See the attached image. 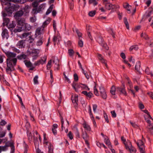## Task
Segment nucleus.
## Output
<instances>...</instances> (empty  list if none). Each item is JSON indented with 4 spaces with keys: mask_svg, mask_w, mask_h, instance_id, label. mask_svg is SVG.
<instances>
[{
    "mask_svg": "<svg viewBox=\"0 0 153 153\" xmlns=\"http://www.w3.org/2000/svg\"><path fill=\"white\" fill-rule=\"evenodd\" d=\"M38 76H36L33 78V82L35 84H37L39 83V82L38 80Z\"/></svg>",
    "mask_w": 153,
    "mask_h": 153,
    "instance_id": "obj_43",
    "label": "nucleus"
},
{
    "mask_svg": "<svg viewBox=\"0 0 153 153\" xmlns=\"http://www.w3.org/2000/svg\"><path fill=\"white\" fill-rule=\"evenodd\" d=\"M97 42L101 45L105 42L102 37L100 36L97 39Z\"/></svg>",
    "mask_w": 153,
    "mask_h": 153,
    "instance_id": "obj_34",
    "label": "nucleus"
},
{
    "mask_svg": "<svg viewBox=\"0 0 153 153\" xmlns=\"http://www.w3.org/2000/svg\"><path fill=\"white\" fill-rule=\"evenodd\" d=\"M82 93L85 95L88 100H90L91 97L93 94L90 92L88 93L86 91H83L82 92Z\"/></svg>",
    "mask_w": 153,
    "mask_h": 153,
    "instance_id": "obj_16",
    "label": "nucleus"
},
{
    "mask_svg": "<svg viewBox=\"0 0 153 153\" xmlns=\"http://www.w3.org/2000/svg\"><path fill=\"white\" fill-rule=\"evenodd\" d=\"M148 131L152 134H153V125L148 127Z\"/></svg>",
    "mask_w": 153,
    "mask_h": 153,
    "instance_id": "obj_37",
    "label": "nucleus"
},
{
    "mask_svg": "<svg viewBox=\"0 0 153 153\" xmlns=\"http://www.w3.org/2000/svg\"><path fill=\"white\" fill-rule=\"evenodd\" d=\"M27 56L25 54H21L17 56V58L18 59L22 60V59H25L27 58Z\"/></svg>",
    "mask_w": 153,
    "mask_h": 153,
    "instance_id": "obj_26",
    "label": "nucleus"
},
{
    "mask_svg": "<svg viewBox=\"0 0 153 153\" xmlns=\"http://www.w3.org/2000/svg\"><path fill=\"white\" fill-rule=\"evenodd\" d=\"M68 52L69 56H73L74 53V51L72 49H69L68 50Z\"/></svg>",
    "mask_w": 153,
    "mask_h": 153,
    "instance_id": "obj_51",
    "label": "nucleus"
},
{
    "mask_svg": "<svg viewBox=\"0 0 153 153\" xmlns=\"http://www.w3.org/2000/svg\"><path fill=\"white\" fill-rule=\"evenodd\" d=\"M82 137L85 140L86 139H88V135H87V133L86 132H83L82 135Z\"/></svg>",
    "mask_w": 153,
    "mask_h": 153,
    "instance_id": "obj_47",
    "label": "nucleus"
},
{
    "mask_svg": "<svg viewBox=\"0 0 153 153\" xmlns=\"http://www.w3.org/2000/svg\"><path fill=\"white\" fill-rule=\"evenodd\" d=\"M24 2L22 0H10L7 1L5 2L4 4L7 6L8 7H5V12H4L7 14V15L10 16L11 15L13 11L19 8V6L16 4H14L12 3H23Z\"/></svg>",
    "mask_w": 153,
    "mask_h": 153,
    "instance_id": "obj_2",
    "label": "nucleus"
},
{
    "mask_svg": "<svg viewBox=\"0 0 153 153\" xmlns=\"http://www.w3.org/2000/svg\"><path fill=\"white\" fill-rule=\"evenodd\" d=\"M24 149L22 150L23 153H27L28 149V146L25 142L24 143Z\"/></svg>",
    "mask_w": 153,
    "mask_h": 153,
    "instance_id": "obj_25",
    "label": "nucleus"
},
{
    "mask_svg": "<svg viewBox=\"0 0 153 153\" xmlns=\"http://www.w3.org/2000/svg\"><path fill=\"white\" fill-rule=\"evenodd\" d=\"M80 87L82 88L83 89L88 90H89L90 89L88 86L85 84H80Z\"/></svg>",
    "mask_w": 153,
    "mask_h": 153,
    "instance_id": "obj_32",
    "label": "nucleus"
},
{
    "mask_svg": "<svg viewBox=\"0 0 153 153\" xmlns=\"http://www.w3.org/2000/svg\"><path fill=\"white\" fill-rule=\"evenodd\" d=\"M38 40L36 42V45L37 46H40L42 45L45 41V39L43 36H40L37 38Z\"/></svg>",
    "mask_w": 153,
    "mask_h": 153,
    "instance_id": "obj_9",
    "label": "nucleus"
},
{
    "mask_svg": "<svg viewBox=\"0 0 153 153\" xmlns=\"http://www.w3.org/2000/svg\"><path fill=\"white\" fill-rule=\"evenodd\" d=\"M137 145L139 147H140V146L144 145V143L142 140H140L139 142L137 143Z\"/></svg>",
    "mask_w": 153,
    "mask_h": 153,
    "instance_id": "obj_64",
    "label": "nucleus"
},
{
    "mask_svg": "<svg viewBox=\"0 0 153 153\" xmlns=\"http://www.w3.org/2000/svg\"><path fill=\"white\" fill-rule=\"evenodd\" d=\"M147 43L148 44L149 46L151 47H153V40H151L150 41H148L147 42Z\"/></svg>",
    "mask_w": 153,
    "mask_h": 153,
    "instance_id": "obj_55",
    "label": "nucleus"
},
{
    "mask_svg": "<svg viewBox=\"0 0 153 153\" xmlns=\"http://www.w3.org/2000/svg\"><path fill=\"white\" fill-rule=\"evenodd\" d=\"M88 113L89 114L90 117L91 118H94L93 115L92 113L91 108L90 105L89 106V110H88Z\"/></svg>",
    "mask_w": 153,
    "mask_h": 153,
    "instance_id": "obj_44",
    "label": "nucleus"
},
{
    "mask_svg": "<svg viewBox=\"0 0 153 153\" xmlns=\"http://www.w3.org/2000/svg\"><path fill=\"white\" fill-rule=\"evenodd\" d=\"M84 128L86 130L88 131H90L91 130V128L89 125L85 123L83 124Z\"/></svg>",
    "mask_w": 153,
    "mask_h": 153,
    "instance_id": "obj_38",
    "label": "nucleus"
},
{
    "mask_svg": "<svg viewBox=\"0 0 153 153\" xmlns=\"http://www.w3.org/2000/svg\"><path fill=\"white\" fill-rule=\"evenodd\" d=\"M115 91L116 88L115 87L114 85L112 86L111 88V89L110 91V93L112 95H114L115 94ZM113 97L114 98H116L115 96H114Z\"/></svg>",
    "mask_w": 153,
    "mask_h": 153,
    "instance_id": "obj_22",
    "label": "nucleus"
},
{
    "mask_svg": "<svg viewBox=\"0 0 153 153\" xmlns=\"http://www.w3.org/2000/svg\"><path fill=\"white\" fill-rule=\"evenodd\" d=\"M19 27L17 26L16 28L14 30L15 32H20L22 30H24L23 26L19 25Z\"/></svg>",
    "mask_w": 153,
    "mask_h": 153,
    "instance_id": "obj_21",
    "label": "nucleus"
},
{
    "mask_svg": "<svg viewBox=\"0 0 153 153\" xmlns=\"http://www.w3.org/2000/svg\"><path fill=\"white\" fill-rule=\"evenodd\" d=\"M124 22L126 25V27L128 29H129V25L126 18L125 17L123 19Z\"/></svg>",
    "mask_w": 153,
    "mask_h": 153,
    "instance_id": "obj_39",
    "label": "nucleus"
},
{
    "mask_svg": "<svg viewBox=\"0 0 153 153\" xmlns=\"http://www.w3.org/2000/svg\"><path fill=\"white\" fill-rule=\"evenodd\" d=\"M2 15L3 17V24L4 25H6L7 27H8V25L10 22V19L9 18L6 17L7 16V14L5 12H2Z\"/></svg>",
    "mask_w": 153,
    "mask_h": 153,
    "instance_id": "obj_6",
    "label": "nucleus"
},
{
    "mask_svg": "<svg viewBox=\"0 0 153 153\" xmlns=\"http://www.w3.org/2000/svg\"><path fill=\"white\" fill-rule=\"evenodd\" d=\"M80 84L79 85L76 84L74 82H73L72 86L75 89V91H78V89L79 88Z\"/></svg>",
    "mask_w": 153,
    "mask_h": 153,
    "instance_id": "obj_23",
    "label": "nucleus"
},
{
    "mask_svg": "<svg viewBox=\"0 0 153 153\" xmlns=\"http://www.w3.org/2000/svg\"><path fill=\"white\" fill-rule=\"evenodd\" d=\"M95 11H91L89 13L88 15L90 16L93 17L95 14Z\"/></svg>",
    "mask_w": 153,
    "mask_h": 153,
    "instance_id": "obj_56",
    "label": "nucleus"
},
{
    "mask_svg": "<svg viewBox=\"0 0 153 153\" xmlns=\"http://www.w3.org/2000/svg\"><path fill=\"white\" fill-rule=\"evenodd\" d=\"M125 148L127 150L129 151L131 153V152H134L136 151V149L132 147L131 143L129 140H128V142L126 145Z\"/></svg>",
    "mask_w": 153,
    "mask_h": 153,
    "instance_id": "obj_5",
    "label": "nucleus"
},
{
    "mask_svg": "<svg viewBox=\"0 0 153 153\" xmlns=\"http://www.w3.org/2000/svg\"><path fill=\"white\" fill-rule=\"evenodd\" d=\"M24 30L26 31H29L31 29V27L30 25L27 24H25L23 25Z\"/></svg>",
    "mask_w": 153,
    "mask_h": 153,
    "instance_id": "obj_18",
    "label": "nucleus"
},
{
    "mask_svg": "<svg viewBox=\"0 0 153 153\" xmlns=\"http://www.w3.org/2000/svg\"><path fill=\"white\" fill-rule=\"evenodd\" d=\"M78 45L81 47H82L83 46V42L80 38H79Z\"/></svg>",
    "mask_w": 153,
    "mask_h": 153,
    "instance_id": "obj_52",
    "label": "nucleus"
},
{
    "mask_svg": "<svg viewBox=\"0 0 153 153\" xmlns=\"http://www.w3.org/2000/svg\"><path fill=\"white\" fill-rule=\"evenodd\" d=\"M11 147L12 149H13L14 150V147L13 146L12 144L11 143H6L5 145L4 146H0V153H1L2 151H6L8 148L9 147Z\"/></svg>",
    "mask_w": 153,
    "mask_h": 153,
    "instance_id": "obj_3",
    "label": "nucleus"
},
{
    "mask_svg": "<svg viewBox=\"0 0 153 153\" xmlns=\"http://www.w3.org/2000/svg\"><path fill=\"white\" fill-rule=\"evenodd\" d=\"M71 100L73 103H76L77 104V102H78V95H75L74 96H72Z\"/></svg>",
    "mask_w": 153,
    "mask_h": 153,
    "instance_id": "obj_17",
    "label": "nucleus"
},
{
    "mask_svg": "<svg viewBox=\"0 0 153 153\" xmlns=\"http://www.w3.org/2000/svg\"><path fill=\"white\" fill-rule=\"evenodd\" d=\"M105 5V8L108 10H110L111 9H114L116 8V6L110 3H106L104 4Z\"/></svg>",
    "mask_w": 153,
    "mask_h": 153,
    "instance_id": "obj_13",
    "label": "nucleus"
},
{
    "mask_svg": "<svg viewBox=\"0 0 153 153\" xmlns=\"http://www.w3.org/2000/svg\"><path fill=\"white\" fill-rule=\"evenodd\" d=\"M141 36L143 37L145 39L147 40L149 39L148 36L146 33H142L141 34Z\"/></svg>",
    "mask_w": 153,
    "mask_h": 153,
    "instance_id": "obj_45",
    "label": "nucleus"
},
{
    "mask_svg": "<svg viewBox=\"0 0 153 153\" xmlns=\"http://www.w3.org/2000/svg\"><path fill=\"white\" fill-rule=\"evenodd\" d=\"M144 112L147 114V115H148V118L150 119H151L152 120H153V119L152 118L151 116L150 115L149 113L148 112V111L147 110H144L143 111Z\"/></svg>",
    "mask_w": 153,
    "mask_h": 153,
    "instance_id": "obj_57",
    "label": "nucleus"
},
{
    "mask_svg": "<svg viewBox=\"0 0 153 153\" xmlns=\"http://www.w3.org/2000/svg\"><path fill=\"white\" fill-rule=\"evenodd\" d=\"M57 36H54L53 37V41L54 42V45H56V42L57 40Z\"/></svg>",
    "mask_w": 153,
    "mask_h": 153,
    "instance_id": "obj_62",
    "label": "nucleus"
},
{
    "mask_svg": "<svg viewBox=\"0 0 153 153\" xmlns=\"http://www.w3.org/2000/svg\"><path fill=\"white\" fill-rule=\"evenodd\" d=\"M74 79L75 81H77L78 80V76L76 74H74Z\"/></svg>",
    "mask_w": 153,
    "mask_h": 153,
    "instance_id": "obj_63",
    "label": "nucleus"
},
{
    "mask_svg": "<svg viewBox=\"0 0 153 153\" xmlns=\"http://www.w3.org/2000/svg\"><path fill=\"white\" fill-rule=\"evenodd\" d=\"M29 35H30V33L28 32L23 33L22 34V38H25Z\"/></svg>",
    "mask_w": 153,
    "mask_h": 153,
    "instance_id": "obj_58",
    "label": "nucleus"
},
{
    "mask_svg": "<svg viewBox=\"0 0 153 153\" xmlns=\"http://www.w3.org/2000/svg\"><path fill=\"white\" fill-rule=\"evenodd\" d=\"M103 116H104V117L105 120L106 121L107 123H108L109 120H108V116L105 113H104L103 114Z\"/></svg>",
    "mask_w": 153,
    "mask_h": 153,
    "instance_id": "obj_60",
    "label": "nucleus"
},
{
    "mask_svg": "<svg viewBox=\"0 0 153 153\" xmlns=\"http://www.w3.org/2000/svg\"><path fill=\"white\" fill-rule=\"evenodd\" d=\"M1 35L3 38L7 39L9 36L8 30L6 29H3Z\"/></svg>",
    "mask_w": 153,
    "mask_h": 153,
    "instance_id": "obj_11",
    "label": "nucleus"
},
{
    "mask_svg": "<svg viewBox=\"0 0 153 153\" xmlns=\"http://www.w3.org/2000/svg\"><path fill=\"white\" fill-rule=\"evenodd\" d=\"M16 19L17 21L18 25L23 26L25 24V21L23 19L19 18Z\"/></svg>",
    "mask_w": 153,
    "mask_h": 153,
    "instance_id": "obj_19",
    "label": "nucleus"
},
{
    "mask_svg": "<svg viewBox=\"0 0 153 153\" xmlns=\"http://www.w3.org/2000/svg\"><path fill=\"white\" fill-rule=\"evenodd\" d=\"M51 19H47L43 23V24L42 26V27H43L44 28L46 27L47 25L50 22Z\"/></svg>",
    "mask_w": 153,
    "mask_h": 153,
    "instance_id": "obj_30",
    "label": "nucleus"
},
{
    "mask_svg": "<svg viewBox=\"0 0 153 153\" xmlns=\"http://www.w3.org/2000/svg\"><path fill=\"white\" fill-rule=\"evenodd\" d=\"M104 142L105 144L108 146L109 148V147H110V146H111L110 142L108 138H105L104 140Z\"/></svg>",
    "mask_w": 153,
    "mask_h": 153,
    "instance_id": "obj_41",
    "label": "nucleus"
},
{
    "mask_svg": "<svg viewBox=\"0 0 153 153\" xmlns=\"http://www.w3.org/2000/svg\"><path fill=\"white\" fill-rule=\"evenodd\" d=\"M16 24L15 22L13 21L11 23H10V24L8 25L7 27L9 29H11V28H13L15 27L16 26Z\"/></svg>",
    "mask_w": 153,
    "mask_h": 153,
    "instance_id": "obj_28",
    "label": "nucleus"
},
{
    "mask_svg": "<svg viewBox=\"0 0 153 153\" xmlns=\"http://www.w3.org/2000/svg\"><path fill=\"white\" fill-rule=\"evenodd\" d=\"M89 3L90 4H93L94 6L98 4L96 0H89Z\"/></svg>",
    "mask_w": 153,
    "mask_h": 153,
    "instance_id": "obj_49",
    "label": "nucleus"
},
{
    "mask_svg": "<svg viewBox=\"0 0 153 153\" xmlns=\"http://www.w3.org/2000/svg\"><path fill=\"white\" fill-rule=\"evenodd\" d=\"M139 150L141 153H145L144 151V145L140 146V147H139Z\"/></svg>",
    "mask_w": 153,
    "mask_h": 153,
    "instance_id": "obj_46",
    "label": "nucleus"
},
{
    "mask_svg": "<svg viewBox=\"0 0 153 153\" xmlns=\"http://www.w3.org/2000/svg\"><path fill=\"white\" fill-rule=\"evenodd\" d=\"M53 4L51 5L48 9L46 14L47 15L49 14L52 11L53 8Z\"/></svg>",
    "mask_w": 153,
    "mask_h": 153,
    "instance_id": "obj_31",
    "label": "nucleus"
},
{
    "mask_svg": "<svg viewBox=\"0 0 153 153\" xmlns=\"http://www.w3.org/2000/svg\"><path fill=\"white\" fill-rule=\"evenodd\" d=\"M44 64V62H43V61L41 59L35 62L34 63V65L35 66H36L39 65L40 64Z\"/></svg>",
    "mask_w": 153,
    "mask_h": 153,
    "instance_id": "obj_33",
    "label": "nucleus"
},
{
    "mask_svg": "<svg viewBox=\"0 0 153 153\" xmlns=\"http://www.w3.org/2000/svg\"><path fill=\"white\" fill-rule=\"evenodd\" d=\"M76 31L79 38H80L82 36V33H80L77 29H76Z\"/></svg>",
    "mask_w": 153,
    "mask_h": 153,
    "instance_id": "obj_59",
    "label": "nucleus"
},
{
    "mask_svg": "<svg viewBox=\"0 0 153 153\" xmlns=\"http://www.w3.org/2000/svg\"><path fill=\"white\" fill-rule=\"evenodd\" d=\"M97 55L99 60H100L102 62H105V60L103 59L102 56L99 53H97Z\"/></svg>",
    "mask_w": 153,
    "mask_h": 153,
    "instance_id": "obj_29",
    "label": "nucleus"
},
{
    "mask_svg": "<svg viewBox=\"0 0 153 153\" xmlns=\"http://www.w3.org/2000/svg\"><path fill=\"white\" fill-rule=\"evenodd\" d=\"M50 146L48 147V153H53V148L52 145L50 143H49Z\"/></svg>",
    "mask_w": 153,
    "mask_h": 153,
    "instance_id": "obj_35",
    "label": "nucleus"
},
{
    "mask_svg": "<svg viewBox=\"0 0 153 153\" xmlns=\"http://www.w3.org/2000/svg\"><path fill=\"white\" fill-rule=\"evenodd\" d=\"M152 13H153V9L152 7H150L149 8L148 12L146 14V18H147L150 17Z\"/></svg>",
    "mask_w": 153,
    "mask_h": 153,
    "instance_id": "obj_20",
    "label": "nucleus"
},
{
    "mask_svg": "<svg viewBox=\"0 0 153 153\" xmlns=\"http://www.w3.org/2000/svg\"><path fill=\"white\" fill-rule=\"evenodd\" d=\"M124 22L126 25V27L128 29H129V25L126 18L125 17L123 19Z\"/></svg>",
    "mask_w": 153,
    "mask_h": 153,
    "instance_id": "obj_40",
    "label": "nucleus"
},
{
    "mask_svg": "<svg viewBox=\"0 0 153 153\" xmlns=\"http://www.w3.org/2000/svg\"><path fill=\"white\" fill-rule=\"evenodd\" d=\"M100 90L102 97L104 99H106L107 98V95L104 88L103 87L100 88Z\"/></svg>",
    "mask_w": 153,
    "mask_h": 153,
    "instance_id": "obj_12",
    "label": "nucleus"
},
{
    "mask_svg": "<svg viewBox=\"0 0 153 153\" xmlns=\"http://www.w3.org/2000/svg\"><path fill=\"white\" fill-rule=\"evenodd\" d=\"M24 62L27 67L30 68L32 67V64L30 61L25 60L24 61Z\"/></svg>",
    "mask_w": 153,
    "mask_h": 153,
    "instance_id": "obj_24",
    "label": "nucleus"
},
{
    "mask_svg": "<svg viewBox=\"0 0 153 153\" xmlns=\"http://www.w3.org/2000/svg\"><path fill=\"white\" fill-rule=\"evenodd\" d=\"M30 21L32 22H34L36 20V18L35 16H34L33 17H31L30 18Z\"/></svg>",
    "mask_w": 153,
    "mask_h": 153,
    "instance_id": "obj_61",
    "label": "nucleus"
},
{
    "mask_svg": "<svg viewBox=\"0 0 153 153\" xmlns=\"http://www.w3.org/2000/svg\"><path fill=\"white\" fill-rule=\"evenodd\" d=\"M140 67V61H138L136 63L135 66V69L137 71L139 72Z\"/></svg>",
    "mask_w": 153,
    "mask_h": 153,
    "instance_id": "obj_27",
    "label": "nucleus"
},
{
    "mask_svg": "<svg viewBox=\"0 0 153 153\" xmlns=\"http://www.w3.org/2000/svg\"><path fill=\"white\" fill-rule=\"evenodd\" d=\"M145 72L147 74H150L151 76H153V74L151 72V71L148 68H146L145 71Z\"/></svg>",
    "mask_w": 153,
    "mask_h": 153,
    "instance_id": "obj_42",
    "label": "nucleus"
},
{
    "mask_svg": "<svg viewBox=\"0 0 153 153\" xmlns=\"http://www.w3.org/2000/svg\"><path fill=\"white\" fill-rule=\"evenodd\" d=\"M138 48L137 45H133L131 46L129 48V50L130 51H131L133 50H137Z\"/></svg>",
    "mask_w": 153,
    "mask_h": 153,
    "instance_id": "obj_36",
    "label": "nucleus"
},
{
    "mask_svg": "<svg viewBox=\"0 0 153 153\" xmlns=\"http://www.w3.org/2000/svg\"><path fill=\"white\" fill-rule=\"evenodd\" d=\"M44 6V4H41L39 6L38 9L37 8L33 9L32 13L34 15L36 14L37 13L41 11L42 9L43 8Z\"/></svg>",
    "mask_w": 153,
    "mask_h": 153,
    "instance_id": "obj_10",
    "label": "nucleus"
},
{
    "mask_svg": "<svg viewBox=\"0 0 153 153\" xmlns=\"http://www.w3.org/2000/svg\"><path fill=\"white\" fill-rule=\"evenodd\" d=\"M103 48L104 49L106 50H108L109 49V48L107 44L105 43V42L102 44L101 45Z\"/></svg>",
    "mask_w": 153,
    "mask_h": 153,
    "instance_id": "obj_50",
    "label": "nucleus"
},
{
    "mask_svg": "<svg viewBox=\"0 0 153 153\" xmlns=\"http://www.w3.org/2000/svg\"><path fill=\"white\" fill-rule=\"evenodd\" d=\"M27 135L28 140L30 141H31L32 140V136L31 132H28L27 133Z\"/></svg>",
    "mask_w": 153,
    "mask_h": 153,
    "instance_id": "obj_53",
    "label": "nucleus"
},
{
    "mask_svg": "<svg viewBox=\"0 0 153 153\" xmlns=\"http://www.w3.org/2000/svg\"><path fill=\"white\" fill-rule=\"evenodd\" d=\"M39 3L38 1H35L33 2L32 3V5L33 7H37L39 4Z\"/></svg>",
    "mask_w": 153,
    "mask_h": 153,
    "instance_id": "obj_48",
    "label": "nucleus"
},
{
    "mask_svg": "<svg viewBox=\"0 0 153 153\" xmlns=\"http://www.w3.org/2000/svg\"><path fill=\"white\" fill-rule=\"evenodd\" d=\"M25 40H20L18 42L16 46L19 48H24L25 46Z\"/></svg>",
    "mask_w": 153,
    "mask_h": 153,
    "instance_id": "obj_7",
    "label": "nucleus"
},
{
    "mask_svg": "<svg viewBox=\"0 0 153 153\" xmlns=\"http://www.w3.org/2000/svg\"><path fill=\"white\" fill-rule=\"evenodd\" d=\"M40 52L39 49H34L32 50L30 53L31 55L33 60H36L38 57V54Z\"/></svg>",
    "mask_w": 153,
    "mask_h": 153,
    "instance_id": "obj_4",
    "label": "nucleus"
},
{
    "mask_svg": "<svg viewBox=\"0 0 153 153\" xmlns=\"http://www.w3.org/2000/svg\"><path fill=\"white\" fill-rule=\"evenodd\" d=\"M94 94L97 96H98L99 95V94L98 93V91L96 88V86L94 87Z\"/></svg>",
    "mask_w": 153,
    "mask_h": 153,
    "instance_id": "obj_54",
    "label": "nucleus"
},
{
    "mask_svg": "<svg viewBox=\"0 0 153 153\" xmlns=\"http://www.w3.org/2000/svg\"><path fill=\"white\" fill-rule=\"evenodd\" d=\"M123 88L118 87H117V89H118L120 93L124 94L125 95H127V93L124 88V85L123 84Z\"/></svg>",
    "mask_w": 153,
    "mask_h": 153,
    "instance_id": "obj_15",
    "label": "nucleus"
},
{
    "mask_svg": "<svg viewBox=\"0 0 153 153\" xmlns=\"http://www.w3.org/2000/svg\"><path fill=\"white\" fill-rule=\"evenodd\" d=\"M44 28L42 27H38L36 30L35 33V36L36 37L41 34L44 33Z\"/></svg>",
    "mask_w": 153,
    "mask_h": 153,
    "instance_id": "obj_8",
    "label": "nucleus"
},
{
    "mask_svg": "<svg viewBox=\"0 0 153 153\" xmlns=\"http://www.w3.org/2000/svg\"><path fill=\"white\" fill-rule=\"evenodd\" d=\"M7 57L6 59L7 67L6 71L8 74H11V72L15 70L14 66L16 65L17 59L15 57L16 54L9 51L5 52Z\"/></svg>",
    "mask_w": 153,
    "mask_h": 153,
    "instance_id": "obj_1",
    "label": "nucleus"
},
{
    "mask_svg": "<svg viewBox=\"0 0 153 153\" xmlns=\"http://www.w3.org/2000/svg\"><path fill=\"white\" fill-rule=\"evenodd\" d=\"M23 14V12L22 10H20L17 12L14 16V17L16 19L20 18V17L22 16Z\"/></svg>",
    "mask_w": 153,
    "mask_h": 153,
    "instance_id": "obj_14",
    "label": "nucleus"
}]
</instances>
